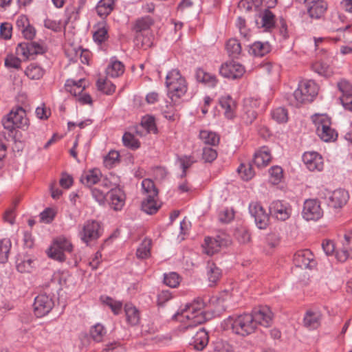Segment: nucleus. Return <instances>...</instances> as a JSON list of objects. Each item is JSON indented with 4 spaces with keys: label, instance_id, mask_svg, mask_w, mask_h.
I'll list each match as a JSON object with an SVG mask.
<instances>
[{
    "label": "nucleus",
    "instance_id": "nucleus-1",
    "mask_svg": "<svg viewBox=\"0 0 352 352\" xmlns=\"http://www.w3.org/2000/svg\"><path fill=\"white\" fill-rule=\"evenodd\" d=\"M273 314L268 307H260L253 310L252 314H245L234 319H229L233 332L245 336L254 332L258 324L269 327Z\"/></svg>",
    "mask_w": 352,
    "mask_h": 352
},
{
    "label": "nucleus",
    "instance_id": "nucleus-2",
    "mask_svg": "<svg viewBox=\"0 0 352 352\" xmlns=\"http://www.w3.org/2000/svg\"><path fill=\"white\" fill-rule=\"evenodd\" d=\"M318 86L314 81L303 80L287 100L290 105L298 107L302 104L311 102L318 94Z\"/></svg>",
    "mask_w": 352,
    "mask_h": 352
},
{
    "label": "nucleus",
    "instance_id": "nucleus-3",
    "mask_svg": "<svg viewBox=\"0 0 352 352\" xmlns=\"http://www.w3.org/2000/svg\"><path fill=\"white\" fill-rule=\"evenodd\" d=\"M2 124L4 129L10 132H12L16 128H27L29 122L26 117L25 111L21 107L13 108L10 113L2 119Z\"/></svg>",
    "mask_w": 352,
    "mask_h": 352
},
{
    "label": "nucleus",
    "instance_id": "nucleus-4",
    "mask_svg": "<svg viewBox=\"0 0 352 352\" xmlns=\"http://www.w3.org/2000/svg\"><path fill=\"white\" fill-rule=\"evenodd\" d=\"M205 304L201 298H197L189 305H186L182 315L189 320L187 329L201 324L207 320L206 313L203 311Z\"/></svg>",
    "mask_w": 352,
    "mask_h": 352
},
{
    "label": "nucleus",
    "instance_id": "nucleus-5",
    "mask_svg": "<svg viewBox=\"0 0 352 352\" xmlns=\"http://www.w3.org/2000/svg\"><path fill=\"white\" fill-rule=\"evenodd\" d=\"M166 85L172 100L173 97L180 98L184 96L187 91L186 80L177 69H173L167 74Z\"/></svg>",
    "mask_w": 352,
    "mask_h": 352
},
{
    "label": "nucleus",
    "instance_id": "nucleus-6",
    "mask_svg": "<svg viewBox=\"0 0 352 352\" xmlns=\"http://www.w3.org/2000/svg\"><path fill=\"white\" fill-rule=\"evenodd\" d=\"M102 234V228L98 221L87 220L82 225L79 226L78 236L87 245L100 238Z\"/></svg>",
    "mask_w": 352,
    "mask_h": 352
},
{
    "label": "nucleus",
    "instance_id": "nucleus-7",
    "mask_svg": "<svg viewBox=\"0 0 352 352\" xmlns=\"http://www.w3.org/2000/svg\"><path fill=\"white\" fill-rule=\"evenodd\" d=\"M313 121L316 126V133L322 140L330 142L336 139L337 133L331 127V120L328 116L316 115Z\"/></svg>",
    "mask_w": 352,
    "mask_h": 352
},
{
    "label": "nucleus",
    "instance_id": "nucleus-8",
    "mask_svg": "<svg viewBox=\"0 0 352 352\" xmlns=\"http://www.w3.org/2000/svg\"><path fill=\"white\" fill-rule=\"evenodd\" d=\"M73 245L71 242L65 237L56 239L47 251L49 257L58 261H65L66 259L65 252H72Z\"/></svg>",
    "mask_w": 352,
    "mask_h": 352
},
{
    "label": "nucleus",
    "instance_id": "nucleus-9",
    "mask_svg": "<svg viewBox=\"0 0 352 352\" xmlns=\"http://www.w3.org/2000/svg\"><path fill=\"white\" fill-rule=\"evenodd\" d=\"M249 210L254 217L255 223L259 229H265L270 221L269 214L267 213L263 206L258 202L251 203Z\"/></svg>",
    "mask_w": 352,
    "mask_h": 352
},
{
    "label": "nucleus",
    "instance_id": "nucleus-10",
    "mask_svg": "<svg viewBox=\"0 0 352 352\" xmlns=\"http://www.w3.org/2000/svg\"><path fill=\"white\" fill-rule=\"evenodd\" d=\"M220 74L227 78L236 79L245 73L244 67L235 61H229L223 64L219 69Z\"/></svg>",
    "mask_w": 352,
    "mask_h": 352
},
{
    "label": "nucleus",
    "instance_id": "nucleus-11",
    "mask_svg": "<svg viewBox=\"0 0 352 352\" xmlns=\"http://www.w3.org/2000/svg\"><path fill=\"white\" fill-rule=\"evenodd\" d=\"M33 306L35 315L41 318L52 310L54 307V302L46 294H40L35 298Z\"/></svg>",
    "mask_w": 352,
    "mask_h": 352
},
{
    "label": "nucleus",
    "instance_id": "nucleus-12",
    "mask_svg": "<svg viewBox=\"0 0 352 352\" xmlns=\"http://www.w3.org/2000/svg\"><path fill=\"white\" fill-rule=\"evenodd\" d=\"M323 211L316 199H308L305 201L302 216L307 221L318 220L322 217Z\"/></svg>",
    "mask_w": 352,
    "mask_h": 352
},
{
    "label": "nucleus",
    "instance_id": "nucleus-13",
    "mask_svg": "<svg viewBox=\"0 0 352 352\" xmlns=\"http://www.w3.org/2000/svg\"><path fill=\"white\" fill-rule=\"evenodd\" d=\"M271 215L279 221L288 219L292 214V208L288 204L281 201H274L269 207Z\"/></svg>",
    "mask_w": 352,
    "mask_h": 352
},
{
    "label": "nucleus",
    "instance_id": "nucleus-14",
    "mask_svg": "<svg viewBox=\"0 0 352 352\" xmlns=\"http://www.w3.org/2000/svg\"><path fill=\"white\" fill-rule=\"evenodd\" d=\"M294 263L300 268H312L315 265L314 255L309 250L298 251L294 256Z\"/></svg>",
    "mask_w": 352,
    "mask_h": 352
},
{
    "label": "nucleus",
    "instance_id": "nucleus-15",
    "mask_svg": "<svg viewBox=\"0 0 352 352\" xmlns=\"http://www.w3.org/2000/svg\"><path fill=\"white\" fill-rule=\"evenodd\" d=\"M349 195L344 189H337L331 192L328 198L327 204L329 207L338 209L342 208L348 201Z\"/></svg>",
    "mask_w": 352,
    "mask_h": 352
},
{
    "label": "nucleus",
    "instance_id": "nucleus-16",
    "mask_svg": "<svg viewBox=\"0 0 352 352\" xmlns=\"http://www.w3.org/2000/svg\"><path fill=\"white\" fill-rule=\"evenodd\" d=\"M307 12L312 19L320 18L327 8V3L323 0H305Z\"/></svg>",
    "mask_w": 352,
    "mask_h": 352
},
{
    "label": "nucleus",
    "instance_id": "nucleus-17",
    "mask_svg": "<svg viewBox=\"0 0 352 352\" xmlns=\"http://www.w3.org/2000/svg\"><path fill=\"white\" fill-rule=\"evenodd\" d=\"M302 160L307 168L311 171H320L323 169L322 158L316 152H305L302 155Z\"/></svg>",
    "mask_w": 352,
    "mask_h": 352
},
{
    "label": "nucleus",
    "instance_id": "nucleus-18",
    "mask_svg": "<svg viewBox=\"0 0 352 352\" xmlns=\"http://www.w3.org/2000/svg\"><path fill=\"white\" fill-rule=\"evenodd\" d=\"M270 150L267 146H262L254 155L253 164L257 167L266 166L271 162Z\"/></svg>",
    "mask_w": 352,
    "mask_h": 352
},
{
    "label": "nucleus",
    "instance_id": "nucleus-19",
    "mask_svg": "<svg viewBox=\"0 0 352 352\" xmlns=\"http://www.w3.org/2000/svg\"><path fill=\"white\" fill-rule=\"evenodd\" d=\"M322 315L319 311H307L304 316V326L309 329H316L320 325Z\"/></svg>",
    "mask_w": 352,
    "mask_h": 352
},
{
    "label": "nucleus",
    "instance_id": "nucleus-20",
    "mask_svg": "<svg viewBox=\"0 0 352 352\" xmlns=\"http://www.w3.org/2000/svg\"><path fill=\"white\" fill-rule=\"evenodd\" d=\"M261 22L256 21L258 28H263L265 31H271L275 27V15L268 9L264 10L260 15Z\"/></svg>",
    "mask_w": 352,
    "mask_h": 352
},
{
    "label": "nucleus",
    "instance_id": "nucleus-21",
    "mask_svg": "<svg viewBox=\"0 0 352 352\" xmlns=\"http://www.w3.org/2000/svg\"><path fill=\"white\" fill-rule=\"evenodd\" d=\"M110 204L115 210H120L125 200L124 192L119 188L111 189L110 191Z\"/></svg>",
    "mask_w": 352,
    "mask_h": 352
},
{
    "label": "nucleus",
    "instance_id": "nucleus-22",
    "mask_svg": "<svg viewBox=\"0 0 352 352\" xmlns=\"http://www.w3.org/2000/svg\"><path fill=\"white\" fill-rule=\"evenodd\" d=\"M102 173L98 168H94L85 172L80 177V182L89 187L100 181Z\"/></svg>",
    "mask_w": 352,
    "mask_h": 352
},
{
    "label": "nucleus",
    "instance_id": "nucleus-23",
    "mask_svg": "<svg viewBox=\"0 0 352 352\" xmlns=\"http://www.w3.org/2000/svg\"><path fill=\"white\" fill-rule=\"evenodd\" d=\"M154 24V20L150 16L138 19L133 25V30L136 34L150 32L149 30Z\"/></svg>",
    "mask_w": 352,
    "mask_h": 352
},
{
    "label": "nucleus",
    "instance_id": "nucleus-24",
    "mask_svg": "<svg viewBox=\"0 0 352 352\" xmlns=\"http://www.w3.org/2000/svg\"><path fill=\"white\" fill-rule=\"evenodd\" d=\"M223 244V240L220 236L216 238L207 237L203 245L205 252L208 255H212L217 252Z\"/></svg>",
    "mask_w": 352,
    "mask_h": 352
},
{
    "label": "nucleus",
    "instance_id": "nucleus-25",
    "mask_svg": "<svg viewBox=\"0 0 352 352\" xmlns=\"http://www.w3.org/2000/svg\"><path fill=\"white\" fill-rule=\"evenodd\" d=\"M221 107L225 109V116L228 119H232L234 116V109L236 103L230 96H222L219 99Z\"/></svg>",
    "mask_w": 352,
    "mask_h": 352
},
{
    "label": "nucleus",
    "instance_id": "nucleus-26",
    "mask_svg": "<svg viewBox=\"0 0 352 352\" xmlns=\"http://www.w3.org/2000/svg\"><path fill=\"white\" fill-rule=\"evenodd\" d=\"M208 332L204 329H200L193 337L194 348L197 350H203L208 343Z\"/></svg>",
    "mask_w": 352,
    "mask_h": 352
},
{
    "label": "nucleus",
    "instance_id": "nucleus-27",
    "mask_svg": "<svg viewBox=\"0 0 352 352\" xmlns=\"http://www.w3.org/2000/svg\"><path fill=\"white\" fill-rule=\"evenodd\" d=\"M113 0H100L96 10L97 14L102 18L107 17L113 10Z\"/></svg>",
    "mask_w": 352,
    "mask_h": 352
},
{
    "label": "nucleus",
    "instance_id": "nucleus-28",
    "mask_svg": "<svg viewBox=\"0 0 352 352\" xmlns=\"http://www.w3.org/2000/svg\"><path fill=\"white\" fill-rule=\"evenodd\" d=\"M195 78L198 82H202L209 87H214L217 82L216 76L206 72L202 69H197Z\"/></svg>",
    "mask_w": 352,
    "mask_h": 352
},
{
    "label": "nucleus",
    "instance_id": "nucleus-29",
    "mask_svg": "<svg viewBox=\"0 0 352 352\" xmlns=\"http://www.w3.org/2000/svg\"><path fill=\"white\" fill-rule=\"evenodd\" d=\"M270 45L267 42L256 41L250 46L249 52L255 56L261 57L270 52Z\"/></svg>",
    "mask_w": 352,
    "mask_h": 352
},
{
    "label": "nucleus",
    "instance_id": "nucleus-30",
    "mask_svg": "<svg viewBox=\"0 0 352 352\" xmlns=\"http://www.w3.org/2000/svg\"><path fill=\"white\" fill-rule=\"evenodd\" d=\"M153 36L151 32L138 33L135 37V45L138 47L146 49L153 45Z\"/></svg>",
    "mask_w": 352,
    "mask_h": 352
},
{
    "label": "nucleus",
    "instance_id": "nucleus-31",
    "mask_svg": "<svg viewBox=\"0 0 352 352\" xmlns=\"http://www.w3.org/2000/svg\"><path fill=\"white\" fill-rule=\"evenodd\" d=\"M67 53H71V59L75 60L77 58H80V61L83 64H89L90 52L87 50L82 49L78 47V49L72 48L71 50H67Z\"/></svg>",
    "mask_w": 352,
    "mask_h": 352
},
{
    "label": "nucleus",
    "instance_id": "nucleus-32",
    "mask_svg": "<svg viewBox=\"0 0 352 352\" xmlns=\"http://www.w3.org/2000/svg\"><path fill=\"white\" fill-rule=\"evenodd\" d=\"M127 322L131 325H136L140 321L138 310L131 304H126L124 307Z\"/></svg>",
    "mask_w": 352,
    "mask_h": 352
},
{
    "label": "nucleus",
    "instance_id": "nucleus-33",
    "mask_svg": "<svg viewBox=\"0 0 352 352\" xmlns=\"http://www.w3.org/2000/svg\"><path fill=\"white\" fill-rule=\"evenodd\" d=\"M199 138L206 144L215 146L219 142V135L212 131L203 130L200 131Z\"/></svg>",
    "mask_w": 352,
    "mask_h": 352
},
{
    "label": "nucleus",
    "instance_id": "nucleus-34",
    "mask_svg": "<svg viewBox=\"0 0 352 352\" xmlns=\"http://www.w3.org/2000/svg\"><path fill=\"white\" fill-rule=\"evenodd\" d=\"M25 73L30 79L38 80L43 76L45 70L41 66L32 63L26 68Z\"/></svg>",
    "mask_w": 352,
    "mask_h": 352
},
{
    "label": "nucleus",
    "instance_id": "nucleus-35",
    "mask_svg": "<svg viewBox=\"0 0 352 352\" xmlns=\"http://www.w3.org/2000/svg\"><path fill=\"white\" fill-rule=\"evenodd\" d=\"M156 197H150V196H147L142 203V210L149 214L155 213L160 208V206H158L156 203Z\"/></svg>",
    "mask_w": 352,
    "mask_h": 352
},
{
    "label": "nucleus",
    "instance_id": "nucleus-36",
    "mask_svg": "<svg viewBox=\"0 0 352 352\" xmlns=\"http://www.w3.org/2000/svg\"><path fill=\"white\" fill-rule=\"evenodd\" d=\"M106 25L104 21L99 23L98 29L93 35L94 40L99 44L103 43L108 38V30Z\"/></svg>",
    "mask_w": 352,
    "mask_h": 352
},
{
    "label": "nucleus",
    "instance_id": "nucleus-37",
    "mask_svg": "<svg viewBox=\"0 0 352 352\" xmlns=\"http://www.w3.org/2000/svg\"><path fill=\"white\" fill-rule=\"evenodd\" d=\"M151 239H144L137 250V257L142 259L148 258L151 254Z\"/></svg>",
    "mask_w": 352,
    "mask_h": 352
},
{
    "label": "nucleus",
    "instance_id": "nucleus-38",
    "mask_svg": "<svg viewBox=\"0 0 352 352\" xmlns=\"http://www.w3.org/2000/svg\"><path fill=\"white\" fill-rule=\"evenodd\" d=\"M124 66L118 60H115L111 63L107 68V74L109 76L116 78L120 76L124 73Z\"/></svg>",
    "mask_w": 352,
    "mask_h": 352
},
{
    "label": "nucleus",
    "instance_id": "nucleus-39",
    "mask_svg": "<svg viewBox=\"0 0 352 352\" xmlns=\"http://www.w3.org/2000/svg\"><path fill=\"white\" fill-rule=\"evenodd\" d=\"M177 161L179 163V166L182 168L181 177H186V170L196 162L194 157L191 155L177 156Z\"/></svg>",
    "mask_w": 352,
    "mask_h": 352
},
{
    "label": "nucleus",
    "instance_id": "nucleus-40",
    "mask_svg": "<svg viewBox=\"0 0 352 352\" xmlns=\"http://www.w3.org/2000/svg\"><path fill=\"white\" fill-rule=\"evenodd\" d=\"M226 50L230 56L236 58L241 54V43L238 40L231 38L226 43Z\"/></svg>",
    "mask_w": 352,
    "mask_h": 352
},
{
    "label": "nucleus",
    "instance_id": "nucleus-41",
    "mask_svg": "<svg viewBox=\"0 0 352 352\" xmlns=\"http://www.w3.org/2000/svg\"><path fill=\"white\" fill-rule=\"evenodd\" d=\"M11 245L10 239H3L0 241V263H4L8 261Z\"/></svg>",
    "mask_w": 352,
    "mask_h": 352
},
{
    "label": "nucleus",
    "instance_id": "nucleus-42",
    "mask_svg": "<svg viewBox=\"0 0 352 352\" xmlns=\"http://www.w3.org/2000/svg\"><path fill=\"white\" fill-rule=\"evenodd\" d=\"M207 268L208 280L211 283L210 285H212L219 279L221 272V270L213 263H208Z\"/></svg>",
    "mask_w": 352,
    "mask_h": 352
},
{
    "label": "nucleus",
    "instance_id": "nucleus-43",
    "mask_svg": "<svg viewBox=\"0 0 352 352\" xmlns=\"http://www.w3.org/2000/svg\"><path fill=\"white\" fill-rule=\"evenodd\" d=\"M142 189L147 196L157 197L158 191L155 188L154 182L149 179H145L142 182Z\"/></svg>",
    "mask_w": 352,
    "mask_h": 352
},
{
    "label": "nucleus",
    "instance_id": "nucleus-44",
    "mask_svg": "<svg viewBox=\"0 0 352 352\" xmlns=\"http://www.w3.org/2000/svg\"><path fill=\"white\" fill-rule=\"evenodd\" d=\"M98 89L106 94H111L116 90V86L110 81L104 79H98L96 82Z\"/></svg>",
    "mask_w": 352,
    "mask_h": 352
},
{
    "label": "nucleus",
    "instance_id": "nucleus-45",
    "mask_svg": "<svg viewBox=\"0 0 352 352\" xmlns=\"http://www.w3.org/2000/svg\"><path fill=\"white\" fill-rule=\"evenodd\" d=\"M237 170L241 175V178L245 181L251 179L254 175V172L251 164H248V165L241 164Z\"/></svg>",
    "mask_w": 352,
    "mask_h": 352
},
{
    "label": "nucleus",
    "instance_id": "nucleus-46",
    "mask_svg": "<svg viewBox=\"0 0 352 352\" xmlns=\"http://www.w3.org/2000/svg\"><path fill=\"white\" fill-rule=\"evenodd\" d=\"M141 126L146 131V133H156L157 131L154 118L151 116L144 118L141 122Z\"/></svg>",
    "mask_w": 352,
    "mask_h": 352
},
{
    "label": "nucleus",
    "instance_id": "nucleus-47",
    "mask_svg": "<svg viewBox=\"0 0 352 352\" xmlns=\"http://www.w3.org/2000/svg\"><path fill=\"white\" fill-rule=\"evenodd\" d=\"M180 276L175 272L164 274V283L170 287H177L180 283Z\"/></svg>",
    "mask_w": 352,
    "mask_h": 352
},
{
    "label": "nucleus",
    "instance_id": "nucleus-48",
    "mask_svg": "<svg viewBox=\"0 0 352 352\" xmlns=\"http://www.w3.org/2000/svg\"><path fill=\"white\" fill-rule=\"evenodd\" d=\"M91 338L96 342H101L105 334L104 327L100 324H96L90 330Z\"/></svg>",
    "mask_w": 352,
    "mask_h": 352
},
{
    "label": "nucleus",
    "instance_id": "nucleus-49",
    "mask_svg": "<svg viewBox=\"0 0 352 352\" xmlns=\"http://www.w3.org/2000/svg\"><path fill=\"white\" fill-rule=\"evenodd\" d=\"M122 141L124 146L131 148L136 149L140 147V142L130 133H125L124 134Z\"/></svg>",
    "mask_w": 352,
    "mask_h": 352
},
{
    "label": "nucleus",
    "instance_id": "nucleus-50",
    "mask_svg": "<svg viewBox=\"0 0 352 352\" xmlns=\"http://www.w3.org/2000/svg\"><path fill=\"white\" fill-rule=\"evenodd\" d=\"M21 60L18 57L10 54L7 55L5 58V66L8 68L19 69L21 68Z\"/></svg>",
    "mask_w": 352,
    "mask_h": 352
},
{
    "label": "nucleus",
    "instance_id": "nucleus-51",
    "mask_svg": "<svg viewBox=\"0 0 352 352\" xmlns=\"http://www.w3.org/2000/svg\"><path fill=\"white\" fill-rule=\"evenodd\" d=\"M274 120L278 122H285L287 120V111L285 108L278 107L272 112Z\"/></svg>",
    "mask_w": 352,
    "mask_h": 352
},
{
    "label": "nucleus",
    "instance_id": "nucleus-52",
    "mask_svg": "<svg viewBox=\"0 0 352 352\" xmlns=\"http://www.w3.org/2000/svg\"><path fill=\"white\" fill-rule=\"evenodd\" d=\"M28 47L30 58H34V56L43 54L45 52L43 47L36 42H28Z\"/></svg>",
    "mask_w": 352,
    "mask_h": 352
},
{
    "label": "nucleus",
    "instance_id": "nucleus-53",
    "mask_svg": "<svg viewBox=\"0 0 352 352\" xmlns=\"http://www.w3.org/2000/svg\"><path fill=\"white\" fill-rule=\"evenodd\" d=\"M337 87L342 95L352 94V84L346 79H341L337 83Z\"/></svg>",
    "mask_w": 352,
    "mask_h": 352
},
{
    "label": "nucleus",
    "instance_id": "nucleus-54",
    "mask_svg": "<svg viewBox=\"0 0 352 352\" xmlns=\"http://www.w3.org/2000/svg\"><path fill=\"white\" fill-rule=\"evenodd\" d=\"M217 157V152L211 147H204L203 148L202 158L206 162H212Z\"/></svg>",
    "mask_w": 352,
    "mask_h": 352
},
{
    "label": "nucleus",
    "instance_id": "nucleus-55",
    "mask_svg": "<svg viewBox=\"0 0 352 352\" xmlns=\"http://www.w3.org/2000/svg\"><path fill=\"white\" fill-rule=\"evenodd\" d=\"M32 261L31 259L17 260L16 269L21 273L30 272L32 268Z\"/></svg>",
    "mask_w": 352,
    "mask_h": 352
},
{
    "label": "nucleus",
    "instance_id": "nucleus-56",
    "mask_svg": "<svg viewBox=\"0 0 352 352\" xmlns=\"http://www.w3.org/2000/svg\"><path fill=\"white\" fill-rule=\"evenodd\" d=\"M72 86L74 88H76L78 89V93H82L84 89H85L86 84L85 79H80L78 80H67L65 84V88L68 89Z\"/></svg>",
    "mask_w": 352,
    "mask_h": 352
},
{
    "label": "nucleus",
    "instance_id": "nucleus-57",
    "mask_svg": "<svg viewBox=\"0 0 352 352\" xmlns=\"http://www.w3.org/2000/svg\"><path fill=\"white\" fill-rule=\"evenodd\" d=\"M216 352H233L232 346L226 341L217 340L214 346Z\"/></svg>",
    "mask_w": 352,
    "mask_h": 352
},
{
    "label": "nucleus",
    "instance_id": "nucleus-58",
    "mask_svg": "<svg viewBox=\"0 0 352 352\" xmlns=\"http://www.w3.org/2000/svg\"><path fill=\"white\" fill-rule=\"evenodd\" d=\"M235 236L240 243H246L250 240V234L244 228L237 229L235 232Z\"/></svg>",
    "mask_w": 352,
    "mask_h": 352
},
{
    "label": "nucleus",
    "instance_id": "nucleus-59",
    "mask_svg": "<svg viewBox=\"0 0 352 352\" xmlns=\"http://www.w3.org/2000/svg\"><path fill=\"white\" fill-rule=\"evenodd\" d=\"M244 113L242 116V118L243 120V121L247 124H250L252 123V122L256 119V116H257V113L256 112L252 109H250L248 107H245V109H244Z\"/></svg>",
    "mask_w": 352,
    "mask_h": 352
},
{
    "label": "nucleus",
    "instance_id": "nucleus-60",
    "mask_svg": "<svg viewBox=\"0 0 352 352\" xmlns=\"http://www.w3.org/2000/svg\"><path fill=\"white\" fill-rule=\"evenodd\" d=\"M120 154L118 151H111L104 157V163L106 166L111 168L114 163L118 161Z\"/></svg>",
    "mask_w": 352,
    "mask_h": 352
},
{
    "label": "nucleus",
    "instance_id": "nucleus-61",
    "mask_svg": "<svg viewBox=\"0 0 352 352\" xmlns=\"http://www.w3.org/2000/svg\"><path fill=\"white\" fill-rule=\"evenodd\" d=\"M343 247L342 250H338L336 253V257L337 260L340 262H344L347 260L348 258H351V252L348 250V247L342 243Z\"/></svg>",
    "mask_w": 352,
    "mask_h": 352
},
{
    "label": "nucleus",
    "instance_id": "nucleus-62",
    "mask_svg": "<svg viewBox=\"0 0 352 352\" xmlns=\"http://www.w3.org/2000/svg\"><path fill=\"white\" fill-rule=\"evenodd\" d=\"M269 173L272 177V178L274 179L273 182L276 183L280 181L281 178L283 177V169L280 166H272L270 170Z\"/></svg>",
    "mask_w": 352,
    "mask_h": 352
},
{
    "label": "nucleus",
    "instance_id": "nucleus-63",
    "mask_svg": "<svg viewBox=\"0 0 352 352\" xmlns=\"http://www.w3.org/2000/svg\"><path fill=\"white\" fill-rule=\"evenodd\" d=\"M93 197L100 204L104 202L106 195L107 194L104 190L94 188L91 190Z\"/></svg>",
    "mask_w": 352,
    "mask_h": 352
},
{
    "label": "nucleus",
    "instance_id": "nucleus-64",
    "mask_svg": "<svg viewBox=\"0 0 352 352\" xmlns=\"http://www.w3.org/2000/svg\"><path fill=\"white\" fill-rule=\"evenodd\" d=\"M339 99L345 109L352 111V94L342 95Z\"/></svg>",
    "mask_w": 352,
    "mask_h": 352
}]
</instances>
